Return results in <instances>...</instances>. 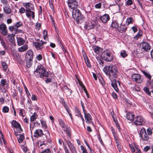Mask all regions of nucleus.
Segmentation results:
<instances>
[{
    "label": "nucleus",
    "mask_w": 153,
    "mask_h": 153,
    "mask_svg": "<svg viewBox=\"0 0 153 153\" xmlns=\"http://www.w3.org/2000/svg\"><path fill=\"white\" fill-rule=\"evenodd\" d=\"M0 40L1 45L4 47L5 49H7V48L5 44V42L3 40V38L0 36Z\"/></svg>",
    "instance_id": "nucleus-36"
},
{
    "label": "nucleus",
    "mask_w": 153,
    "mask_h": 153,
    "mask_svg": "<svg viewBox=\"0 0 153 153\" xmlns=\"http://www.w3.org/2000/svg\"><path fill=\"white\" fill-rule=\"evenodd\" d=\"M127 27L125 25H122L121 24V26L120 27V31L121 32H125V31L127 29Z\"/></svg>",
    "instance_id": "nucleus-27"
},
{
    "label": "nucleus",
    "mask_w": 153,
    "mask_h": 153,
    "mask_svg": "<svg viewBox=\"0 0 153 153\" xmlns=\"http://www.w3.org/2000/svg\"><path fill=\"white\" fill-rule=\"evenodd\" d=\"M103 70L110 78H116L117 76L118 71L115 65H107L104 68Z\"/></svg>",
    "instance_id": "nucleus-1"
},
{
    "label": "nucleus",
    "mask_w": 153,
    "mask_h": 153,
    "mask_svg": "<svg viewBox=\"0 0 153 153\" xmlns=\"http://www.w3.org/2000/svg\"><path fill=\"white\" fill-rule=\"evenodd\" d=\"M120 55L123 58H125L127 56L126 51L125 50H123L120 52Z\"/></svg>",
    "instance_id": "nucleus-38"
},
{
    "label": "nucleus",
    "mask_w": 153,
    "mask_h": 153,
    "mask_svg": "<svg viewBox=\"0 0 153 153\" xmlns=\"http://www.w3.org/2000/svg\"><path fill=\"white\" fill-rule=\"evenodd\" d=\"M12 125L18 131H22V129L20 124L17 122L16 120H13L11 122Z\"/></svg>",
    "instance_id": "nucleus-13"
},
{
    "label": "nucleus",
    "mask_w": 153,
    "mask_h": 153,
    "mask_svg": "<svg viewBox=\"0 0 153 153\" xmlns=\"http://www.w3.org/2000/svg\"><path fill=\"white\" fill-rule=\"evenodd\" d=\"M111 84L112 86H120V83L119 81L113 79L111 81Z\"/></svg>",
    "instance_id": "nucleus-22"
},
{
    "label": "nucleus",
    "mask_w": 153,
    "mask_h": 153,
    "mask_svg": "<svg viewBox=\"0 0 153 153\" xmlns=\"http://www.w3.org/2000/svg\"><path fill=\"white\" fill-rule=\"evenodd\" d=\"M94 25L91 22H89L85 25V28L87 30H90L94 27Z\"/></svg>",
    "instance_id": "nucleus-26"
},
{
    "label": "nucleus",
    "mask_w": 153,
    "mask_h": 153,
    "mask_svg": "<svg viewBox=\"0 0 153 153\" xmlns=\"http://www.w3.org/2000/svg\"><path fill=\"white\" fill-rule=\"evenodd\" d=\"M4 13L7 14H10L11 12V9L9 6H6L4 7Z\"/></svg>",
    "instance_id": "nucleus-23"
},
{
    "label": "nucleus",
    "mask_w": 153,
    "mask_h": 153,
    "mask_svg": "<svg viewBox=\"0 0 153 153\" xmlns=\"http://www.w3.org/2000/svg\"><path fill=\"white\" fill-rule=\"evenodd\" d=\"M147 132L149 135H151L152 134V131L150 128H148L147 129Z\"/></svg>",
    "instance_id": "nucleus-54"
},
{
    "label": "nucleus",
    "mask_w": 153,
    "mask_h": 153,
    "mask_svg": "<svg viewBox=\"0 0 153 153\" xmlns=\"http://www.w3.org/2000/svg\"><path fill=\"white\" fill-rule=\"evenodd\" d=\"M146 84L147 86H153V80L151 81H147Z\"/></svg>",
    "instance_id": "nucleus-43"
},
{
    "label": "nucleus",
    "mask_w": 153,
    "mask_h": 153,
    "mask_svg": "<svg viewBox=\"0 0 153 153\" xmlns=\"http://www.w3.org/2000/svg\"><path fill=\"white\" fill-rule=\"evenodd\" d=\"M132 80L137 83H140L143 81V79L140 75L137 74H133L131 76Z\"/></svg>",
    "instance_id": "nucleus-8"
},
{
    "label": "nucleus",
    "mask_w": 153,
    "mask_h": 153,
    "mask_svg": "<svg viewBox=\"0 0 153 153\" xmlns=\"http://www.w3.org/2000/svg\"><path fill=\"white\" fill-rule=\"evenodd\" d=\"M28 49V46L26 45H25L20 48H19L18 50L20 52H22L27 50Z\"/></svg>",
    "instance_id": "nucleus-25"
},
{
    "label": "nucleus",
    "mask_w": 153,
    "mask_h": 153,
    "mask_svg": "<svg viewBox=\"0 0 153 153\" xmlns=\"http://www.w3.org/2000/svg\"><path fill=\"white\" fill-rule=\"evenodd\" d=\"M2 66L3 67L4 70V71H6L7 70V66L6 63L4 62H3L1 63Z\"/></svg>",
    "instance_id": "nucleus-44"
},
{
    "label": "nucleus",
    "mask_w": 153,
    "mask_h": 153,
    "mask_svg": "<svg viewBox=\"0 0 153 153\" xmlns=\"http://www.w3.org/2000/svg\"><path fill=\"white\" fill-rule=\"evenodd\" d=\"M150 147L149 146H146V147H145L143 150L145 152H147L148 151L149 149H150Z\"/></svg>",
    "instance_id": "nucleus-61"
},
{
    "label": "nucleus",
    "mask_w": 153,
    "mask_h": 153,
    "mask_svg": "<svg viewBox=\"0 0 153 153\" xmlns=\"http://www.w3.org/2000/svg\"><path fill=\"white\" fill-rule=\"evenodd\" d=\"M18 142L21 143L25 139V137L23 134H20L19 138H17Z\"/></svg>",
    "instance_id": "nucleus-32"
},
{
    "label": "nucleus",
    "mask_w": 153,
    "mask_h": 153,
    "mask_svg": "<svg viewBox=\"0 0 153 153\" xmlns=\"http://www.w3.org/2000/svg\"><path fill=\"white\" fill-rule=\"evenodd\" d=\"M67 3L68 7L72 9H73L77 7L78 2L76 0H68Z\"/></svg>",
    "instance_id": "nucleus-6"
},
{
    "label": "nucleus",
    "mask_w": 153,
    "mask_h": 153,
    "mask_svg": "<svg viewBox=\"0 0 153 153\" xmlns=\"http://www.w3.org/2000/svg\"><path fill=\"white\" fill-rule=\"evenodd\" d=\"M75 112L76 114V115L78 117H79L81 114L80 111L77 108H75Z\"/></svg>",
    "instance_id": "nucleus-39"
},
{
    "label": "nucleus",
    "mask_w": 153,
    "mask_h": 153,
    "mask_svg": "<svg viewBox=\"0 0 153 153\" xmlns=\"http://www.w3.org/2000/svg\"><path fill=\"white\" fill-rule=\"evenodd\" d=\"M41 26V24L40 23H37L36 25V29L38 30H39Z\"/></svg>",
    "instance_id": "nucleus-53"
},
{
    "label": "nucleus",
    "mask_w": 153,
    "mask_h": 153,
    "mask_svg": "<svg viewBox=\"0 0 153 153\" xmlns=\"http://www.w3.org/2000/svg\"><path fill=\"white\" fill-rule=\"evenodd\" d=\"M63 105L67 111H70L68 106L65 104L64 102H63Z\"/></svg>",
    "instance_id": "nucleus-50"
},
{
    "label": "nucleus",
    "mask_w": 153,
    "mask_h": 153,
    "mask_svg": "<svg viewBox=\"0 0 153 153\" xmlns=\"http://www.w3.org/2000/svg\"><path fill=\"white\" fill-rule=\"evenodd\" d=\"M129 147L130 148L131 152L132 153H134L135 151V150L133 145L132 144H130Z\"/></svg>",
    "instance_id": "nucleus-48"
},
{
    "label": "nucleus",
    "mask_w": 153,
    "mask_h": 153,
    "mask_svg": "<svg viewBox=\"0 0 153 153\" xmlns=\"http://www.w3.org/2000/svg\"><path fill=\"white\" fill-rule=\"evenodd\" d=\"M33 52L31 50L27 51L26 53V59H33Z\"/></svg>",
    "instance_id": "nucleus-18"
},
{
    "label": "nucleus",
    "mask_w": 153,
    "mask_h": 153,
    "mask_svg": "<svg viewBox=\"0 0 153 153\" xmlns=\"http://www.w3.org/2000/svg\"><path fill=\"white\" fill-rule=\"evenodd\" d=\"M101 4L100 3H99L98 4H97L95 5V7L97 8H100L101 7Z\"/></svg>",
    "instance_id": "nucleus-58"
},
{
    "label": "nucleus",
    "mask_w": 153,
    "mask_h": 153,
    "mask_svg": "<svg viewBox=\"0 0 153 153\" xmlns=\"http://www.w3.org/2000/svg\"><path fill=\"white\" fill-rule=\"evenodd\" d=\"M33 44L35 46L36 48L38 50H40L43 48V45L41 44L40 43L33 42Z\"/></svg>",
    "instance_id": "nucleus-17"
},
{
    "label": "nucleus",
    "mask_w": 153,
    "mask_h": 153,
    "mask_svg": "<svg viewBox=\"0 0 153 153\" xmlns=\"http://www.w3.org/2000/svg\"><path fill=\"white\" fill-rule=\"evenodd\" d=\"M14 35L13 34H10L8 35V37L9 41L11 42H13L14 40Z\"/></svg>",
    "instance_id": "nucleus-33"
},
{
    "label": "nucleus",
    "mask_w": 153,
    "mask_h": 153,
    "mask_svg": "<svg viewBox=\"0 0 153 153\" xmlns=\"http://www.w3.org/2000/svg\"><path fill=\"white\" fill-rule=\"evenodd\" d=\"M9 30L11 31H13L14 30H15V29L16 30V29L15 28V27L14 26H10L9 27Z\"/></svg>",
    "instance_id": "nucleus-59"
},
{
    "label": "nucleus",
    "mask_w": 153,
    "mask_h": 153,
    "mask_svg": "<svg viewBox=\"0 0 153 153\" xmlns=\"http://www.w3.org/2000/svg\"><path fill=\"white\" fill-rule=\"evenodd\" d=\"M37 117V115L35 113H34L30 117V121L32 122L36 120Z\"/></svg>",
    "instance_id": "nucleus-29"
},
{
    "label": "nucleus",
    "mask_w": 153,
    "mask_h": 153,
    "mask_svg": "<svg viewBox=\"0 0 153 153\" xmlns=\"http://www.w3.org/2000/svg\"><path fill=\"white\" fill-rule=\"evenodd\" d=\"M142 72L144 75L148 79L147 80V81H151V79L152 77V76L150 75V74L147 72H146L145 71H142Z\"/></svg>",
    "instance_id": "nucleus-19"
},
{
    "label": "nucleus",
    "mask_w": 153,
    "mask_h": 153,
    "mask_svg": "<svg viewBox=\"0 0 153 153\" xmlns=\"http://www.w3.org/2000/svg\"><path fill=\"white\" fill-rule=\"evenodd\" d=\"M1 3L5 5H7L8 3V1L7 0H1Z\"/></svg>",
    "instance_id": "nucleus-62"
},
{
    "label": "nucleus",
    "mask_w": 153,
    "mask_h": 153,
    "mask_svg": "<svg viewBox=\"0 0 153 153\" xmlns=\"http://www.w3.org/2000/svg\"><path fill=\"white\" fill-rule=\"evenodd\" d=\"M42 152V153H51V151L49 149H45Z\"/></svg>",
    "instance_id": "nucleus-56"
},
{
    "label": "nucleus",
    "mask_w": 153,
    "mask_h": 153,
    "mask_svg": "<svg viewBox=\"0 0 153 153\" xmlns=\"http://www.w3.org/2000/svg\"><path fill=\"white\" fill-rule=\"evenodd\" d=\"M131 89L134 91H140V89L139 87H133L131 88Z\"/></svg>",
    "instance_id": "nucleus-45"
},
{
    "label": "nucleus",
    "mask_w": 153,
    "mask_h": 153,
    "mask_svg": "<svg viewBox=\"0 0 153 153\" xmlns=\"http://www.w3.org/2000/svg\"><path fill=\"white\" fill-rule=\"evenodd\" d=\"M22 25V23L21 22H17L15 25V27L17 28L20 27Z\"/></svg>",
    "instance_id": "nucleus-47"
},
{
    "label": "nucleus",
    "mask_w": 153,
    "mask_h": 153,
    "mask_svg": "<svg viewBox=\"0 0 153 153\" xmlns=\"http://www.w3.org/2000/svg\"><path fill=\"white\" fill-rule=\"evenodd\" d=\"M72 16L74 19L79 22L82 20L81 14L80 10L77 8L74 9L72 12Z\"/></svg>",
    "instance_id": "nucleus-4"
},
{
    "label": "nucleus",
    "mask_w": 153,
    "mask_h": 153,
    "mask_svg": "<svg viewBox=\"0 0 153 153\" xmlns=\"http://www.w3.org/2000/svg\"><path fill=\"white\" fill-rule=\"evenodd\" d=\"M133 19L131 17H129L126 20V23H128V25L130 24H132L133 23Z\"/></svg>",
    "instance_id": "nucleus-35"
},
{
    "label": "nucleus",
    "mask_w": 153,
    "mask_h": 153,
    "mask_svg": "<svg viewBox=\"0 0 153 153\" xmlns=\"http://www.w3.org/2000/svg\"><path fill=\"white\" fill-rule=\"evenodd\" d=\"M17 39L18 44L19 46L23 45L25 42V40L21 37H18Z\"/></svg>",
    "instance_id": "nucleus-21"
},
{
    "label": "nucleus",
    "mask_w": 153,
    "mask_h": 153,
    "mask_svg": "<svg viewBox=\"0 0 153 153\" xmlns=\"http://www.w3.org/2000/svg\"><path fill=\"white\" fill-rule=\"evenodd\" d=\"M84 114L85 119V120L86 123L87 124H89L92 122V118L91 117L89 113H87V112L84 113Z\"/></svg>",
    "instance_id": "nucleus-10"
},
{
    "label": "nucleus",
    "mask_w": 153,
    "mask_h": 153,
    "mask_svg": "<svg viewBox=\"0 0 153 153\" xmlns=\"http://www.w3.org/2000/svg\"><path fill=\"white\" fill-rule=\"evenodd\" d=\"M118 24L116 21H113L111 25V27L113 28H116L118 27Z\"/></svg>",
    "instance_id": "nucleus-34"
},
{
    "label": "nucleus",
    "mask_w": 153,
    "mask_h": 153,
    "mask_svg": "<svg viewBox=\"0 0 153 153\" xmlns=\"http://www.w3.org/2000/svg\"><path fill=\"white\" fill-rule=\"evenodd\" d=\"M142 48L146 52H148L150 50L151 48L150 45L148 43L146 42H142L141 43Z\"/></svg>",
    "instance_id": "nucleus-9"
},
{
    "label": "nucleus",
    "mask_w": 153,
    "mask_h": 153,
    "mask_svg": "<svg viewBox=\"0 0 153 153\" xmlns=\"http://www.w3.org/2000/svg\"><path fill=\"white\" fill-rule=\"evenodd\" d=\"M132 3L133 2L132 0H128L127 2V4L128 5H131Z\"/></svg>",
    "instance_id": "nucleus-64"
},
{
    "label": "nucleus",
    "mask_w": 153,
    "mask_h": 153,
    "mask_svg": "<svg viewBox=\"0 0 153 153\" xmlns=\"http://www.w3.org/2000/svg\"><path fill=\"white\" fill-rule=\"evenodd\" d=\"M1 83L2 85H6L7 82L5 79H2L1 80Z\"/></svg>",
    "instance_id": "nucleus-51"
},
{
    "label": "nucleus",
    "mask_w": 153,
    "mask_h": 153,
    "mask_svg": "<svg viewBox=\"0 0 153 153\" xmlns=\"http://www.w3.org/2000/svg\"><path fill=\"white\" fill-rule=\"evenodd\" d=\"M85 60L87 66L89 68H91V65L88 58L86 57V58H85Z\"/></svg>",
    "instance_id": "nucleus-37"
},
{
    "label": "nucleus",
    "mask_w": 153,
    "mask_h": 153,
    "mask_svg": "<svg viewBox=\"0 0 153 153\" xmlns=\"http://www.w3.org/2000/svg\"><path fill=\"white\" fill-rule=\"evenodd\" d=\"M23 5L27 9V10H33L34 9V5L30 3H23Z\"/></svg>",
    "instance_id": "nucleus-15"
},
{
    "label": "nucleus",
    "mask_w": 153,
    "mask_h": 153,
    "mask_svg": "<svg viewBox=\"0 0 153 153\" xmlns=\"http://www.w3.org/2000/svg\"><path fill=\"white\" fill-rule=\"evenodd\" d=\"M25 10L24 8L22 7L20 9L19 12L20 13H25Z\"/></svg>",
    "instance_id": "nucleus-55"
},
{
    "label": "nucleus",
    "mask_w": 153,
    "mask_h": 153,
    "mask_svg": "<svg viewBox=\"0 0 153 153\" xmlns=\"http://www.w3.org/2000/svg\"><path fill=\"white\" fill-rule=\"evenodd\" d=\"M25 14L27 17L30 19L32 17L33 19L35 18L34 12L30 10H25Z\"/></svg>",
    "instance_id": "nucleus-12"
},
{
    "label": "nucleus",
    "mask_w": 153,
    "mask_h": 153,
    "mask_svg": "<svg viewBox=\"0 0 153 153\" xmlns=\"http://www.w3.org/2000/svg\"><path fill=\"white\" fill-rule=\"evenodd\" d=\"M102 58L104 60L107 62H111L113 59V57L108 50L104 51L102 53Z\"/></svg>",
    "instance_id": "nucleus-3"
},
{
    "label": "nucleus",
    "mask_w": 153,
    "mask_h": 153,
    "mask_svg": "<svg viewBox=\"0 0 153 153\" xmlns=\"http://www.w3.org/2000/svg\"><path fill=\"white\" fill-rule=\"evenodd\" d=\"M110 17L108 15L105 14L100 17V19L102 23L107 22L109 19Z\"/></svg>",
    "instance_id": "nucleus-14"
},
{
    "label": "nucleus",
    "mask_w": 153,
    "mask_h": 153,
    "mask_svg": "<svg viewBox=\"0 0 153 153\" xmlns=\"http://www.w3.org/2000/svg\"><path fill=\"white\" fill-rule=\"evenodd\" d=\"M9 111V108L7 106H4L2 108V111L4 113H7Z\"/></svg>",
    "instance_id": "nucleus-42"
},
{
    "label": "nucleus",
    "mask_w": 153,
    "mask_h": 153,
    "mask_svg": "<svg viewBox=\"0 0 153 153\" xmlns=\"http://www.w3.org/2000/svg\"><path fill=\"white\" fill-rule=\"evenodd\" d=\"M141 138L143 140H147L149 139V137L147 134L146 130L144 128H142L140 131Z\"/></svg>",
    "instance_id": "nucleus-5"
},
{
    "label": "nucleus",
    "mask_w": 153,
    "mask_h": 153,
    "mask_svg": "<svg viewBox=\"0 0 153 153\" xmlns=\"http://www.w3.org/2000/svg\"><path fill=\"white\" fill-rule=\"evenodd\" d=\"M143 89L147 94L149 95H150L151 92L149 91V89L147 88V87H144Z\"/></svg>",
    "instance_id": "nucleus-41"
},
{
    "label": "nucleus",
    "mask_w": 153,
    "mask_h": 153,
    "mask_svg": "<svg viewBox=\"0 0 153 153\" xmlns=\"http://www.w3.org/2000/svg\"><path fill=\"white\" fill-rule=\"evenodd\" d=\"M80 148L81 150L82 151V153H88L87 150L83 146H81Z\"/></svg>",
    "instance_id": "nucleus-46"
},
{
    "label": "nucleus",
    "mask_w": 153,
    "mask_h": 153,
    "mask_svg": "<svg viewBox=\"0 0 153 153\" xmlns=\"http://www.w3.org/2000/svg\"><path fill=\"white\" fill-rule=\"evenodd\" d=\"M97 60L101 67H102L104 65V62L100 57H97Z\"/></svg>",
    "instance_id": "nucleus-28"
},
{
    "label": "nucleus",
    "mask_w": 153,
    "mask_h": 153,
    "mask_svg": "<svg viewBox=\"0 0 153 153\" xmlns=\"http://www.w3.org/2000/svg\"><path fill=\"white\" fill-rule=\"evenodd\" d=\"M0 30L1 33L4 36H6L7 34V30L6 25L4 24L0 25Z\"/></svg>",
    "instance_id": "nucleus-11"
},
{
    "label": "nucleus",
    "mask_w": 153,
    "mask_h": 153,
    "mask_svg": "<svg viewBox=\"0 0 153 153\" xmlns=\"http://www.w3.org/2000/svg\"><path fill=\"white\" fill-rule=\"evenodd\" d=\"M101 48L98 47H96L94 49L95 52L97 54L99 53L101 51Z\"/></svg>",
    "instance_id": "nucleus-40"
},
{
    "label": "nucleus",
    "mask_w": 153,
    "mask_h": 153,
    "mask_svg": "<svg viewBox=\"0 0 153 153\" xmlns=\"http://www.w3.org/2000/svg\"><path fill=\"white\" fill-rule=\"evenodd\" d=\"M36 58L38 60H41L42 59V56L41 54H39L36 56Z\"/></svg>",
    "instance_id": "nucleus-57"
},
{
    "label": "nucleus",
    "mask_w": 153,
    "mask_h": 153,
    "mask_svg": "<svg viewBox=\"0 0 153 153\" xmlns=\"http://www.w3.org/2000/svg\"><path fill=\"white\" fill-rule=\"evenodd\" d=\"M117 146L119 152H121L122 151V146L118 143H117Z\"/></svg>",
    "instance_id": "nucleus-49"
},
{
    "label": "nucleus",
    "mask_w": 153,
    "mask_h": 153,
    "mask_svg": "<svg viewBox=\"0 0 153 153\" xmlns=\"http://www.w3.org/2000/svg\"><path fill=\"white\" fill-rule=\"evenodd\" d=\"M64 131L65 132L67 135L69 137L70 136V130L69 128H65L64 129H63Z\"/></svg>",
    "instance_id": "nucleus-30"
},
{
    "label": "nucleus",
    "mask_w": 153,
    "mask_h": 153,
    "mask_svg": "<svg viewBox=\"0 0 153 153\" xmlns=\"http://www.w3.org/2000/svg\"><path fill=\"white\" fill-rule=\"evenodd\" d=\"M33 59H26V65L27 67L30 68L32 65Z\"/></svg>",
    "instance_id": "nucleus-24"
},
{
    "label": "nucleus",
    "mask_w": 153,
    "mask_h": 153,
    "mask_svg": "<svg viewBox=\"0 0 153 153\" xmlns=\"http://www.w3.org/2000/svg\"><path fill=\"white\" fill-rule=\"evenodd\" d=\"M134 114L133 113H128L127 114L126 117L128 120L132 121L134 119Z\"/></svg>",
    "instance_id": "nucleus-20"
},
{
    "label": "nucleus",
    "mask_w": 153,
    "mask_h": 153,
    "mask_svg": "<svg viewBox=\"0 0 153 153\" xmlns=\"http://www.w3.org/2000/svg\"><path fill=\"white\" fill-rule=\"evenodd\" d=\"M43 135L42 130L39 129L36 130L34 133V136L35 137H40Z\"/></svg>",
    "instance_id": "nucleus-16"
},
{
    "label": "nucleus",
    "mask_w": 153,
    "mask_h": 153,
    "mask_svg": "<svg viewBox=\"0 0 153 153\" xmlns=\"http://www.w3.org/2000/svg\"><path fill=\"white\" fill-rule=\"evenodd\" d=\"M59 124L61 127L64 128V129L65 128H67L66 126V125L63 121L61 120H59Z\"/></svg>",
    "instance_id": "nucleus-31"
},
{
    "label": "nucleus",
    "mask_w": 153,
    "mask_h": 153,
    "mask_svg": "<svg viewBox=\"0 0 153 153\" xmlns=\"http://www.w3.org/2000/svg\"><path fill=\"white\" fill-rule=\"evenodd\" d=\"M67 143L68 146L69 148L70 147H71V146H72L73 145L72 144V143H71V142L70 141H69V140H68L67 141Z\"/></svg>",
    "instance_id": "nucleus-63"
},
{
    "label": "nucleus",
    "mask_w": 153,
    "mask_h": 153,
    "mask_svg": "<svg viewBox=\"0 0 153 153\" xmlns=\"http://www.w3.org/2000/svg\"><path fill=\"white\" fill-rule=\"evenodd\" d=\"M25 91L26 92L27 94V95L28 96H29V95H30V94L29 92L28 91L27 88L26 87H25Z\"/></svg>",
    "instance_id": "nucleus-60"
},
{
    "label": "nucleus",
    "mask_w": 153,
    "mask_h": 153,
    "mask_svg": "<svg viewBox=\"0 0 153 153\" xmlns=\"http://www.w3.org/2000/svg\"><path fill=\"white\" fill-rule=\"evenodd\" d=\"M144 119L141 116H137L135 118L134 124L136 125H142L144 124Z\"/></svg>",
    "instance_id": "nucleus-7"
},
{
    "label": "nucleus",
    "mask_w": 153,
    "mask_h": 153,
    "mask_svg": "<svg viewBox=\"0 0 153 153\" xmlns=\"http://www.w3.org/2000/svg\"><path fill=\"white\" fill-rule=\"evenodd\" d=\"M40 121L42 126H44L45 128H46L47 127V126L46 122L43 120H41Z\"/></svg>",
    "instance_id": "nucleus-52"
},
{
    "label": "nucleus",
    "mask_w": 153,
    "mask_h": 153,
    "mask_svg": "<svg viewBox=\"0 0 153 153\" xmlns=\"http://www.w3.org/2000/svg\"><path fill=\"white\" fill-rule=\"evenodd\" d=\"M34 75L37 77H40L45 79L49 76L48 72L46 69L42 65L38 66L37 68L34 72Z\"/></svg>",
    "instance_id": "nucleus-2"
}]
</instances>
